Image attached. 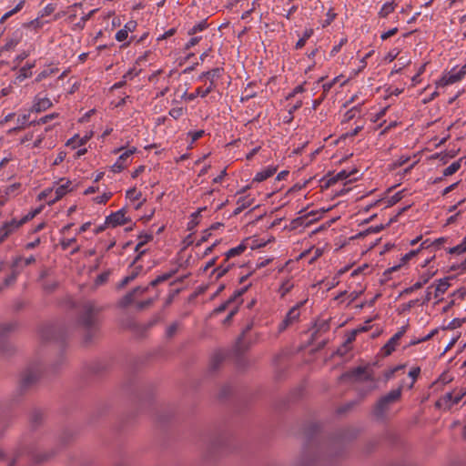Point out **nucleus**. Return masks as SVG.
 I'll return each mask as SVG.
<instances>
[{"label": "nucleus", "mask_w": 466, "mask_h": 466, "mask_svg": "<svg viewBox=\"0 0 466 466\" xmlns=\"http://www.w3.org/2000/svg\"><path fill=\"white\" fill-rule=\"evenodd\" d=\"M224 69L222 67H216L209 71L203 72L199 76L198 80L202 81L203 79H208L209 81V85L203 88L201 86L198 87L195 93H191L188 96L190 100L195 99L198 96L206 97L208 94L213 92L217 87V79L220 78Z\"/></svg>", "instance_id": "1"}, {"label": "nucleus", "mask_w": 466, "mask_h": 466, "mask_svg": "<svg viewBox=\"0 0 466 466\" xmlns=\"http://www.w3.org/2000/svg\"><path fill=\"white\" fill-rule=\"evenodd\" d=\"M100 309L94 301H86L83 304L79 316L78 323L88 332L95 329L97 323V314Z\"/></svg>", "instance_id": "2"}, {"label": "nucleus", "mask_w": 466, "mask_h": 466, "mask_svg": "<svg viewBox=\"0 0 466 466\" xmlns=\"http://www.w3.org/2000/svg\"><path fill=\"white\" fill-rule=\"evenodd\" d=\"M401 393L402 386H400L399 388L390 390L388 394L382 396L374 407L375 416L378 418L384 417L390 407L400 399Z\"/></svg>", "instance_id": "3"}, {"label": "nucleus", "mask_w": 466, "mask_h": 466, "mask_svg": "<svg viewBox=\"0 0 466 466\" xmlns=\"http://www.w3.org/2000/svg\"><path fill=\"white\" fill-rule=\"evenodd\" d=\"M466 395V389H454L451 392L442 395L435 403L436 408L450 410L453 405L458 404Z\"/></svg>", "instance_id": "4"}, {"label": "nucleus", "mask_w": 466, "mask_h": 466, "mask_svg": "<svg viewBox=\"0 0 466 466\" xmlns=\"http://www.w3.org/2000/svg\"><path fill=\"white\" fill-rule=\"evenodd\" d=\"M466 75V64L461 67L454 66L436 82L437 87L446 86L460 82Z\"/></svg>", "instance_id": "5"}, {"label": "nucleus", "mask_w": 466, "mask_h": 466, "mask_svg": "<svg viewBox=\"0 0 466 466\" xmlns=\"http://www.w3.org/2000/svg\"><path fill=\"white\" fill-rule=\"evenodd\" d=\"M41 369L38 365L27 367L21 374L19 386L22 390H26L33 386L40 378Z\"/></svg>", "instance_id": "6"}, {"label": "nucleus", "mask_w": 466, "mask_h": 466, "mask_svg": "<svg viewBox=\"0 0 466 466\" xmlns=\"http://www.w3.org/2000/svg\"><path fill=\"white\" fill-rule=\"evenodd\" d=\"M306 299L302 300L299 303H297L295 306H293L286 314L283 320L279 324L278 330L279 333L283 332L285 329H287L290 325L294 324L295 322L299 321V316H300V308L304 306L306 303Z\"/></svg>", "instance_id": "7"}, {"label": "nucleus", "mask_w": 466, "mask_h": 466, "mask_svg": "<svg viewBox=\"0 0 466 466\" xmlns=\"http://www.w3.org/2000/svg\"><path fill=\"white\" fill-rule=\"evenodd\" d=\"M117 151H123L116 161L111 167V169L114 173H119L123 169H125L132 161V156L137 151L136 147L124 148L121 147Z\"/></svg>", "instance_id": "8"}, {"label": "nucleus", "mask_w": 466, "mask_h": 466, "mask_svg": "<svg viewBox=\"0 0 466 466\" xmlns=\"http://www.w3.org/2000/svg\"><path fill=\"white\" fill-rule=\"evenodd\" d=\"M358 172L357 168H352L350 170L343 169L335 175H329L326 186L330 187L339 181L352 182L357 179Z\"/></svg>", "instance_id": "9"}, {"label": "nucleus", "mask_w": 466, "mask_h": 466, "mask_svg": "<svg viewBox=\"0 0 466 466\" xmlns=\"http://www.w3.org/2000/svg\"><path fill=\"white\" fill-rule=\"evenodd\" d=\"M148 286H138L132 291L125 295L119 301V305L123 308H127L135 303L136 299L142 296L148 289Z\"/></svg>", "instance_id": "10"}, {"label": "nucleus", "mask_w": 466, "mask_h": 466, "mask_svg": "<svg viewBox=\"0 0 466 466\" xmlns=\"http://www.w3.org/2000/svg\"><path fill=\"white\" fill-rule=\"evenodd\" d=\"M354 379L356 380H373L370 373L367 372L366 368L357 367L354 370L341 375L340 380H346Z\"/></svg>", "instance_id": "11"}, {"label": "nucleus", "mask_w": 466, "mask_h": 466, "mask_svg": "<svg viewBox=\"0 0 466 466\" xmlns=\"http://www.w3.org/2000/svg\"><path fill=\"white\" fill-rule=\"evenodd\" d=\"M137 244L135 248V251L137 253L136 258L134 259L133 263H137V261L140 258L142 255L146 253V249L143 248V247L153 240V235L150 233H142L137 237Z\"/></svg>", "instance_id": "12"}, {"label": "nucleus", "mask_w": 466, "mask_h": 466, "mask_svg": "<svg viewBox=\"0 0 466 466\" xmlns=\"http://www.w3.org/2000/svg\"><path fill=\"white\" fill-rule=\"evenodd\" d=\"M52 106L53 103L48 97L37 95L34 99L31 111L40 113L50 108Z\"/></svg>", "instance_id": "13"}, {"label": "nucleus", "mask_w": 466, "mask_h": 466, "mask_svg": "<svg viewBox=\"0 0 466 466\" xmlns=\"http://www.w3.org/2000/svg\"><path fill=\"white\" fill-rule=\"evenodd\" d=\"M127 222L126 212L123 209L112 213L106 218V223L112 227L125 225Z\"/></svg>", "instance_id": "14"}, {"label": "nucleus", "mask_w": 466, "mask_h": 466, "mask_svg": "<svg viewBox=\"0 0 466 466\" xmlns=\"http://www.w3.org/2000/svg\"><path fill=\"white\" fill-rule=\"evenodd\" d=\"M434 273H431V272H425V273H422L418 281H416L412 286L405 289L403 290V293L404 294H410L420 289H421L425 284H427L429 282V280L433 277Z\"/></svg>", "instance_id": "15"}, {"label": "nucleus", "mask_w": 466, "mask_h": 466, "mask_svg": "<svg viewBox=\"0 0 466 466\" xmlns=\"http://www.w3.org/2000/svg\"><path fill=\"white\" fill-rule=\"evenodd\" d=\"M141 271H142V267L141 266H135V267H133L127 272V276L118 284L117 288L118 289H123L124 287H126L127 284H129L130 282L135 280L139 276Z\"/></svg>", "instance_id": "16"}, {"label": "nucleus", "mask_w": 466, "mask_h": 466, "mask_svg": "<svg viewBox=\"0 0 466 466\" xmlns=\"http://www.w3.org/2000/svg\"><path fill=\"white\" fill-rule=\"evenodd\" d=\"M28 219L27 217L22 218L21 220L12 219L8 222H5L2 228L6 232L9 237L12 233H14L16 229H18Z\"/></svg>", "instance_id": "17"}, {"label": "nucleus", "mask_w": 466, "mask_h": 466, "mask_svg": "<svg viewBox=\"0 0 466 466\" xmlns=\"http://www.w3.org/2000/svg\"><path fill=\"white\" fill-rule=\"evenodd\" d=\"M230 259L226 257L223 262L213 270L212 274L217 279L223 277L234 266V263L229 261Z\"/></svg>", "instance_id": "18"}, {"label": "nucleus", "mask_w": 466, "mask_h": 466, "mask_svg": "<svg viewBox=\"0 0 466 466\" xmlns=\"http://www.w3.org/2000/svg\"><path fill=\"white\" fill-rule=\"evenodd\" d=\"M399 335H393L388 342L381 348V352L384 356L390 355L399 344L400 339H398Z\"/></svg>", "instance_id": "19"}, {"label": "nucleus", "mask_w": 466, "mask_h": 466, "mask_svg": "<svg viewBox=\"0 0 466 466\" xmlns=\"http://www.w3.org/2000/svg\"><path fill=\"white\" fill-rule=\"evenodd\" d=\"M450 287L448 279H441L438 280L436 286H434V299H439L443 295Z\"/></svg>", "instance_id": "20"}, {"label": "nucleus", "mask_w": 466, "mask_h": 466, "mask_svg": "<svg viewBox=\"0 0 466 466\" xmlns=\"http://www.w3.org/2000/svg\"><path fill=\"white\" fill-rule=\"evenodd\" d=\"M97 12V9H93L87 14H83L80 20L76 23L73 26L74 30H83L86 26V23Z\"/></svg>", "instance_id": "21"}, {"label": "nucleus", "mask_w": 466, "mask_h": 466, "mask_svg": "<svg viewBox=\"0 0 466 466\" xmlns=\"http://www.w3.org/2000/svg\"><path fill=\"white\" fill-rule=\"evenodd\" d=\"M276 172V168L267 167L260 172H258L254 177V181L262 182L268 177H272Z\"/></svg>", "instance_id": "22"}, {"label": "nucleus", "mask_w": 466, "mask_h": 466, "mask_svg": "<svg viewBox=\"0 0 466 466\" xmlns=\"http://www.w3.org/2000/svg\"><path fill=\"white\" fill-rule=\"evenodd\" d=\"M71 183L66 181L65 184L59 185L55 189L54 200H58L63 198L70 190Z\"/></svg>", "instance_id": "23"}, {"label": "nucleus", "mask_w": 466, "mask_h": 466, "mask_svg": "<svg viewBox=\"0 0 466 466\" xmlns=\"http://www.w3.org/2000/svg\"><path fill=\"white\" fill-rule=\"evenodd\" d=\"M246 249H247V246L244 243H240L237 247L228 249L225 253V256L227 257V258H232L237 256L241 255Z\"/></svg>", "instance_id": "24"}, {"label": "nucleus", "mask_w": 466, "mask_h": 466, "mask_svg": "<svg viewBox=\"0 0 466 466\" xmlns=\"http://www.w3.org/2000/svg\"><path fill=\"white\" fill-rule=\"evenodd\" d=\"M25 0H18L17 5L10 11L6 12L0 19V23L4 24L13 15L18 13L24 6Z\"/></svg>", "instance_id": "25"}, {"label": "nucleus", "mask_w": 466, "mask_h": 466, "mask_svg": "<svg viewBox=\"0 0 466 466\" xmlns=\"http://www.w3.org/2000/svg\"><path fill=\"white\" fill-rule=\"evenodd\" d=\"M397 5L394 2H387L385 3L380 12L379 15L381 17H387L390 14H391L394 10Z\"/></svg>", "instance_id": "26"}, {"label": "nucleus", "mask_w": 466, "mask_h": 466, "mask_svg": "<svg viewBox=\"0 0 466 466\" xmlns=\"http://www.w3.org/2000/svg\"><path fill=\"white\" fill-rule=\"evenodd\" d=\"M313 29H306L302 35V36L296 43L295 48L301 49L306 45L308 39H309L313 35Z\"/></svg>", "instance_id": "27"}, {"label": "nucleus", "mask_w": 466, "mask_h": 466, "mask_svg": "<svg viewBox=\"0 0 466 466\" xmlns=\"http://www.w3.org/2000/svg\"><path fill=\"white\" fill-rule=\"evenodd\" d=\"M82 3H75L74 5L68 6L66 14H68V20L73 22L77 16V9H82Z\"/></svg>", "instance_id": "28"}, {"label": "nucleus", "mask_w": 466, "mask_h": 466, "mask_svg": "<svg viewBox=\"0 0 466 466\" xmlns=\"http://www.w3.org/2000/svg\"><path fill=\"white\" fill-rule=\"evenodd\" d=\"M225 356L224 353L221 351L216 352L213 354L211 360H210V367L212 370H216L218 368L220 363L224 360Z\"/></svg>", "instance_id": "29"}, {"label": "nucleus", "mask_w": 466, "mask_h": 466, "mask_svg": "<svg viewBox=\"0 0 466 466\" xmlns=\"http://www.w3.org/2000/svg\"><path fill=\"white\" fill-rule=\"evenodd\" d=\"M461 159L455 161V162L451 163L450 166H448L443 170V176L449 177V176H451L454 173H456L461 168Z\"/></svg>", "instance_id": "30"}, {"label": "nucleus", "mask_w": 466, "mask_h": 466, "mask_svg": "<svg viewBox=\"0 0 466 466\" xmlns=\"http://www.w3.org/2000/svg\"><path fill=\"white\" fill-rule=\"evenodd\" d=\"M208 26L207 20H202L198 24L194 25L189 30L188 35H193L198 32H202Z\"/></svg>", "instance_id": "31"}, {"label": "nucleus", "mask_w": 466, "mask_h": 466, "mask_svg": "<svg viewBox=\"0 0 466 466\" xmlns=\"http://www.w3.org/2000/svg\"><path fill=\"white\" fill-rule=\"evenodd\" d=\"M35 66L34 64H28L25 66H23L20 71H19V75L17 76V79L19 81H23L24 79L27 78V77H30L32 73H31V69Z\"/></svg>", "instance_id": "32"}, {"label": "nucleus", "mask_w": 466, "mask_h": 466, "mask_svg": "<svg viewBox=\"0 0 466 466\" xmlns=\"http://www.w3.org/2000/svg\"><path fill=\"white\" fill-rule=\"evenodd\" d=\"M174 274H175V271H170L168 273L162 274V275L158 276L157 278H156L155 279H153L149 283V286L156 287L159 283H162V282L169 279Z\"/></svg>", "instance_id": "33"}, {"label": "nucleus", "mask_w": 466, "mask_h": 466, "mask_svg": "<svg viewBox=\"0 0 466 466\" xmlns=\"http://www.w3.org/2000/svg\"><path fill=\"white\" fill-rule=\"evenodd\" d=\"M24 261L25 266L31 265L35 261V258L34 256H30L29 258H23L22 257H16L13 261V268H18L21 264V262Z\"/></svg>", "instance_id": "34"}, {"label": "nucleus", "mask_w": 466, "mask_h": 466, "mask_svg": "<svg viewBox=\"0 0 466 466\" xmlns=\"http://www.w3.org/2000/svg\"><path fill=\"white\" fill-rule=\"evenodd\" d=\"M448 252L450 254H462L466 252V237L463 238V240L458 244L457 246L451 248Z\"/></svg>", "instance_id": "35"}, {"label": "nucleus", "mask_w": 466, "mask_h": 466, "mask_svg": "<svg viewBox=\"0 0 466 466\" xmlns=\"http://www.w3.org/2000/svg\"><path fill=\"white\" fill-rule=\"evenodd\" d=\"M253 203L254 199L249 196L240 197L237 201V205L240 206L243 209L251 207Z\"/></svg>", "instance_id": "36"}, {"label": "nucleus", "mask_w": 466, "mask_h": 466, "mask_svg": "<svg viewBox=\"0 0 466 466\" xmlns=\"http://www.w3.org/2000/svg\"><path fill=\"white\" fill-rule=\"evenodd\" d=\"M18 272L15 270V268H13L12 273L6 277L4 280V285L0 286V291L3 289L4 287H8L15 282L17 278Z\"/></svg>", "instance_id": "37"}, {"label": "nucleus", "mask_w": 466, "mask_h": 466, "mask_svg": "<svg viewBox=\"0 0 466 466\" xmlns=\"http://www.w3.org/2000/svg\"><path fill=\"white\" fill-rule=\"evenodd\" d=\"M293 288V283L290 279H286L282 282V284L279 287V293L281 297H284L286 294H288L291 289Z\"/></svg>", "instance_id": "38"}, {"label": "nucleus", "mask_w": 466, "mask_h": 466, "mask_svg": "<svg viewBox=\"0 0 466 466\" xmlns=\"http://www.w3.org/2000/svg\"><path fill=\"white\" fill-rule=\"evenodd\" d=\"M90 138V136H85L84 137L79 138L78 137H75L72 139L67 141V146L73 145V147H76V146H82L87 142V140Z\"/></svg>", "instance_id": "39"}, {"label": "nucleus", "mask_w": 466, "mask_h": 466, "mask_svg": "<svg viewBox=\"0 0 466 466\" xmlns=\"http://www.w3.org/2000/svg\"><path fill=\"white\" fill-rule=\"evenodd\" d=\"M360 113V106H355L351 107L350 110H348L344 116L346 121H350L356 117L358 114Z\"/></svg>", "instance_id": "40"}, {"label": "nucleus", "mask_w": 466, "mask_h": 466, "mask_svg": "<svg viewBox=\"0 0 466 466\" xmlns=\"http://www.w3.org/2000/svg\"><path fill=\"white\" fill-rule=\"evenodd\" d=\"M29 117H30V113H25V114H22V115H19L18 117H17V127L16 128H24L28 121H29Z\"/></svg>", "instance_id": "41"}, {"label": "nucleus", "mask_w": 466, "mask_h": 466, "mask_svg": "<svg viewBox=\"0 0 466 466\" xmlns=\"http://www.w3.org/2000/svg\"><path fill=\"white\" fill-rule=\"evenodd\" d=\"M56 5L55 4L46 5L40 12V17L48 16L55 12Z\"/></svg>", "instance_id": "42"}, {"label": "nucleus", "mask_w": 466, "mask_h": 466, "mask_svg": "<svg viewBox=\"0 0 466 466\" xmlns=\"http://www.w3.org/2000/svg\"><path fill=\"white\" fill-rule=\"evenodd\" d=\"M336 16L337 14L332 9H329L326 14V19L323 21L322 26L326 27L329 25L334 21Z\"/></svg>", "instance_id": "43"}, {"label": "nucleus", "mask_w": 466, "mask_h": 466, "mask_svg": "<svg viewBox=\"0 0 466 466\" xmlns=\"http://www.w3.org/2000/svg\"><path fill=\"white\" fill-rule=\"evenodd\" d=\"M420 373V367H414L412 368L410 372H409V376L412 379V381L411 383L409 385V388L411 389L417 380V378L419 377Z\"/></svg>", "instance_id": "44"}, {"label": "nucleus", "mask_w": 466, "mask_h": 466, "mask_svg": "<svg viewBox=\"0 0 466 466\" xmlns=\"http://www.w3.org/2000/svg\"><path fill=\"white\" fill-rule=\"evenodd\" d=\"M347 42H348L347 37H342V38L339 40V42L332 47V49H331V51H330V56H336V55L340 51L341 47H342V46H343Z\"/></svg>", "instance_id": "45"}, {"label": "nucleus", "mask_w": 466, "mask_h": 466, "mask_svg": "<svg viewBox=\"0 0 466 466\" xmlns=\"http://www.w3.org/2000/svg\"><path fill=\"white\" fill-rule=\"evenodd\" d=\"M314 461L315 459L309 457L308 454H303V456L299 459L298 466H311Z\"/></svg>", "instance_id": "46"}, {"label": "nucleus", "mask_w": 466, "mask_h": 466, "mask_svg": "<svg viewBox=\"0 0 466 466\" xmlns=\"http://www.w3.org/2000/svg\"><path fill=\"white\" fill-rule=\"evenodd\" d=\"M18 44V40L16 38H10L6 41L5 46L2 47L3 51H10L13 50Z\"/></svg>", "instance_id": "47"}, {"label": "nucleus", "mask_w": 466, "mask_h": 466, "mask_svg": "<svg viewBox=\"0 0 466 466\" xmlns=\"http://www.w3.org/2000/svg\"><path fill=\"white\" fill-rule=\"evenodd\" d=\"M57 286H58L57 281H56V280L49 281L48 280L44 283L43 288L46 292L50 293V292H53L57 288Z\"/></svg>", "instance_id": "48"}, {"label": "nucleus", "mask_w": 466, "mask_h": 466, "mask_svg": "<svg viewBox=\"0 0 466 466\" xmlns=\"http://www.w3.org/2000/svg\"><path fill=\"white\" fill-rule=\"evenodd\" d=\"M433 288H434L433 285H431L427 288L426 293H425V298L422 301L423 304L428 303L434 298V289Z\"/></svg>", "instance_id": "49"}, {"label": "nucleus", "mask_w": 466, "mask_h": 466, "mask_svg": "<svg viewBox=\"0 0 466 466\" xmlns=\"http://www.w3.org/2000/svg\"><path fill=\"white\" fill-rule=\"evenodd\" d=\"M184 114V109L182 107H174L169 110V116L174 119H178Z\"/></svg>", "instance_id": "50"}, {"label": "nucleus", "mask_w": 466, "mask_h": 466, "mask_svg": "<svg viewBox=\"0 0 466 466\" xmlns=\"http://www.w3.org/2000/svg\"><path fill=\"white\" fill-rule=\"evenodd\" d=\"M128 33L124 28L118 30L115 35V38L118 42H124L127 39Z\"/></svg>", "instance_id": "51"}, {"label": "nucleus", "mask_w": 466, "mask_h": 466, "mask_svg": "<svg viewBox=\"0 0 466 466\" xmlns=\"http://www.w3.org/2000/svg\"><path fill=\"white\" fill-rule=\"evenodd\" d=\"M58 116H59V114H58V113H52V114L46 115V116H43V117H41V118L38 120L37 124H39V125H40V124H46V123H48L49 121H51V120H53V119H55V118L58 117Z\"/></svg>", "instance_id": "52"}, {"label": "nucleus", "mask_w": 466, "mask_h": 466, "mask_svg": "<svg viewBox=\"0 0 466 466\" xmlns=\"http://www.w3.org/2000/svg\"><path fill=\"white\" fill-rule=\"evenodd\" d=\"M0 461H6L7 466H13L15 463V460L9 458L2 448H0Z\"/></svg>", "instance_id": "53"}, {"label": "nucleus", "mask_w": 466, "mask_h": 466, "mask_svg": "<svg viewBox=\"0 0 466 466\" xmlns=\"http://www.w3.org/2000/svg\"><path fill=\"white\" fill-rule=\"evenodd\" d=\"M41 18L42 17H40V15L38 14V16L29 23V26L33 27L34 29H39L43 27L45 23L41 20Z\"/></svg>", "instance_id": "54"}, {"label": "nucleus", "mask_w": 466, "mask_h": 466, "mask_svg": "<svg viewBox=\"0 0 466 466\" xmlns=\"http://www.w3.org/2000/svg\"><path fill=\"white\" fill-rule=\"evenodd\" d=\"M177 329H178V324L177 322L171 324L170 326L167 327V329L166 330L167 337H168V338L173 337L176 334Z\"/></svg>", "instance_id": "55"}, {"label": "nucleus", "mask_w": 466, "mask_h": 466, "mask_svg": "<svg viewBox=\"0 0 466 466\" xmlns=\"http://www.w3.org/2000/svg\"><path fill=\"white\" fill-rule=\"evenodd\" d=\"M111 198V193H104L101 196H97L95 198L96 203L97 204H105L108 201V199Z\"/></svg>", "instance_id": "56"}, {"label": "nucleus", "mask_w": 466, "mask_h": 466, "mask_svg": "<svg viewBox=\"0 0 466 466\" xmlns=\"http://www.w3.org/2000/svg\"><path fill=\"white\" fill-rule=\"evenodd\" d=\"M204 130H197V131H191L188 133V135L191 137V142L194 143L195 141L201 138L204 135Z\"/></svg>", "instance_id": "57"}, {"label": "nucleus", "mask_w": 466, "mask_h": 466, "mask_svg": "<svg viewBox=\"0 0 466 466\" xmlns=\"http://www.w3.org/2000/svg\"><path fill=\"white\" fill-rule=\"evenodd\" d=\"M451 270H460L461 272H464L466 270V258L461 263H454L451 266Z\"/></svg>", "instance_id": "58"}, {"label": "nucleus", "mask_w": 466, "mask_h": 466, "mask_svg": "<svg viewBox=\"0 0 466 466\" xmlns=\"http://www.w3.org/2000/svg\"><path fill=\"white\" fill-rule=\"evenodd\" d=\"M55 72L54 69H46V70H43L37 76H36V81L39 82V81H42L43 79L46 78L47 76H51L53 73Z\"/></svg>", "instance_id": "59"}, {"label": "nucleus", "mask_w": 466, "mask_h": 466, "mask_svg": "<svg viewBox=\"0 0 466 466\" xmlns=\"http://www.w3.org/2000/svg\"><path fill=\"white\" fill-rule=\"evenodd\" d=\"M137 21H135V20H130V21H128L127 23H126V25H124V27H123V28H124L125 30H127V33H129V32H133V31H135V30H136V28H137Z\"/></svg>", "instance_id": "60"}, {"label": "nucleus", "mask_w": 466, "mask_h": 466, "mask_svg": "<svg viewBox=\"0 0 466 466\" xmlns=\"http://www.w3.org/2000/svg\"><path fill=\"white\" fill-rule=\"evenodd\" d=\"M304 91H305V88H304L303 85L297 86L292 90V92L288 95L287 99H290V98L294 97L297 94L303 93Z\"/></svg>", "instance_id": "61"}, {"label": "nucleus", "mask_w": 466, "mask_h": 466, "mask_svg": "<svg viewBox=\"0 0 466 466\" xmlns=\"http://www.w3.org/2000/svg\"><path fill=\"white\" fill-rule=\"evenodd\" d=\"M201 40V36H194L189 39V41L186 44V49H190L199 43Z\"/></svg>", "instance_id": "62"}, {"label": "nucleus", "mask_w": 466, "mask_h": 466, "mask_svg": "<svg viewBox=\"0 0 466 466\" xmlns=\"http://www.w3.org/2000/svg\"><path fill=\"white\" fill-rule=\"evenodd\" d=\"M363 127H364L363 124L358 125L354 129L348 132L345 136L348 137H353L357 136L363 129Z\"/></svg>", "instance_id": "63"}, {"label": "nucleus", "mask_w": 466, "mask_h": 466, "mask_svg": "<svg viewBox=\"0 0 466 466\" xmlns=\"http://www.w3.org/2000/svg\"><path fill=\"white\" fill-rule=\"evenodd\" d=\"M397 32H398V28L397 27L391 28L389 31L384 32L383 34H381L380 38L382 40H386V39L393 36Z\"/></svg>", "instance_id": "64"}]
</instances>
